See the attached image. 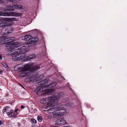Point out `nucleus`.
Here are the masks:
<instances>
[{
	"label": "nucleus",
	"instance_id": "obj_1",
	"mask_svg": "<svg viewBox=\"0 0 127 127\" xmlns=\"http://www.w3.org/2000/svg\"><path fill=\"white\" fill-rule=\"evenodd\" d=\"M49 81V79L47 78L39 83L41 85L37 87L36 89V91L37 95H39L41 94L44 95L49 94L54 91V90L53 89H47V87L52 88L55 87L57 85L56 82H53L47 86L46 85H44L48 83Z\"/></svg>",
	"mask_w": 127,
	"mask_h": 127
},
{
	"label": "nucleus",
	"instance_id": "obj_2",
	"mask_svg": "<svg viewBox=\"0 0 127 127\" xmlns=\"http://www.w3.org/2000/svg\"><path fill=\"white\" fill-rule=\"evenodd\" d=\"M34 64L33 63L27 64L24 66H21L20 64L16 65L14 67V69L16 71H20L21 72L18 74L20 77L26 76L30 74L28 71L32 67Z\"/></svg>",
	"mask_w": 127,
	"mask_h": 127
},
{
	"label": "nucleus",
	"instance_id": "obj_3",
	"mask_svg": "<svg viewBox=\"0 0 127 127\" xmlns=\"http://www.w3.org/2000/svg\"><path fill=\"white\" fill-rule=\"evenodd\" d=\"M14 55L12 57V59L14 61H17L20 59H23L24 57V55H22V50L20 49H15L13 50L12 51Z\"/></svg>",
	"mask_w": 127,
	"mask_h": 127
},
{
	"label": "nucleus",
	"instance_id": "obj_4",
	"mask_svg": "<svg viewBox=\"0 0 127 127\" xmlns=\"http://www.w3.org/2000/svg\"><path fill=\"white\" fill-rule=\"evenodd\" d=\"M56 104H54L52 109H52L51 111H54L53 112V117L56 118H58L60 117H62L60 112L57 109V106L56 105Z\"/></svg>",
	"mask_w": 127,
	"mask_h": 127
},
{
	"label": "nucleus",
	"instance_id": "obj_5",
	"mask_svg": "<svg viewBox=\"0 0 127 127\" xmlns=\"http://www.w3.org/2000/svg\"><path fill=\"white\" fill-rule=\"evenodd\" d=\"M21 13L16 12H11L8 13H0V15H3L5 16H14L19 17L21 16L22 15Z\"/></svg>",
	"mask_w": 127,
	"mask_h": 127
},
{
	"label": "nucleus",
	"instance_id": "obj_6",
	"mask_svg": "<svg viewBox=\"0 0 127 127\" xmlns=\"http://www.w3.org/2000/svg\"><path fill=\"white\" fill-rule=\"evenodd\" d=\"M18 42H16L11 44H6L5 46L7 47V48L10 50L15 49L20 45Z\"/></svg>",
	"mask_w": 127,
	"mask_h": 127
},
{
	"label": "nucleus",
	"instance_id": "obj_7",
	"mask_svg": "<svg viewBox=\"0 0 127 127\" xmlns=\"http://www.w3.org/2000/svg\"><path fill=\"white\" fill-rule=\"evenodd\" d=\"M2 21V25L5 26H8L12 25L13 24L12 21H11L9 18H2L1 19Z\"/></svg>",
	"mask_w": 127,
	"mask_h": 127
},
{
	"label": "nucleus",
	"instance_id": "obj_8",
	"mask_svg": "<svg viewBox=\"0 0 127 127\" xmlns=\"http://www.w3.org/2000/svg\"><path fill=\"white\" fill-rule=\"evenodd\" d=\"M54 104H52V102L50 101L49 103H48L47 104L46 106L43 107H42V110L44 111H47V110L51 111Z\"/></svg>",
	"mask_w": 127,
	"mask_h": 127
},
{
	"label": "nucleus",
	"instance_id": "obj_9",
	"mask_svg": "<svg viewBox=\"0 0 127 127\" xmlns=\"http://www.w3.org/2000/svg\"><path fill=\"white\" fill-rule=\"evenodd\" d=\"M63 95V93L62 92L56 95H54L52 96H51L53 101L54 104H56L57 102V100L60 97H62Z\"/></svg>",
	"mask_w": 127,
	"mask_h": 127
},
{
	"label": "nucleus",
	"instance_id": "obj_10",
	"mask_svg": "<svg viewBox=\"0 0 127 127\" xmlns=\"http://www.w3.org/2000/svg\"><path fill=\"white\" fill-rule=\"evenodd\" d=\"M66 123V121L63 119L60 118L58 119L55 122V124L57 125H63Z\"/></svg>",
	"mask_w": 127,
	"mask_h": 127
},
{
	"label": "nucleus",
	"instance_id": "obj_11",
	"mask_svg": "<svg viewBox=\"0 0 127 127\" xmlns=\"http://www.w3.org/2000/svg\"><path fill=\"white\" fill-rule=\"evenodd\" d=\"M52 102V104H54L52 97H49L48 98H46L42 99L40 101V102L41 103H45L47 102L49 103L50 101Z\"/></svg>",
	"mask_w": 127,
	"mask_h": 127
},
{
	"label": "nucleus",
	"instance_id": "obj_12",
	"mask_svg": "<svg viewBox=\"0 0 127 127\" xmlns=\"http://www.w3.org/2000/svg\"><path fill=\"white\" fill-rule=\"evenodd\" d=\"M57 108L59 111L60 112L61 116L65 115L66 113V110L63 107H58L57 106Z\"/></svg>",
	"mask_w": 127,
	"mask_h": 127
},
{
	"label": "nucleus",
	"instance_id": "obj_13",
	"mask_svg": "<svg viewBox=\"0 0 127 127\" xmlns=\"http://www.w3.org/2000/svg\"><path fill=\"white\" fill-rule=\"evenodd\" d=\"M33 37L32 36L29 35H26L25 36H22V40L26 41H28L30 39H32Z\"/></svg>",
	"mask_w": 127,
	"mask_h": 127
},
{
	"label": "nucleus",
	"instance_id": "obj_14",
	"mask_svg": "<svg viewBox=\"0 0 127 127\" xmlns=\"http://www.w3.org/2000/svg\"><path fill=\"white\" fill-rule=\"evenodd\" d=\"M11 109L8 106L5 107L3 110L2 112L3 113H6L7 114L10 111Z\"/></svg>",
	"mask_w": 127,
	"mask_h": 127
},
{
	"label": "nucleus",
	"instance_id": "obj_15",
	"mask_svg": "<svg viewBox=\"0 0 127 127\" xmlns=\"http://www.w3.org/2000/svg\"><path fill=\"white\" fill-rule=\"evenodd\" d=\"M6 42V36H2L0 37V43H4Z\"/></svg>",
	"mask_w": 127,
	"mask_h": 127
},
{
	"label": "nucleus",
	"instance_id": "obj_16",
	"mask_svg": "<svg viewBox=\"0 0 127 127\" xmlns=\"http://www.w3.org/2000/svg\"><path fill=\"white\" fill-rule=\"evenodd\" d=\"M13 6L16 9H21L24 8L23 6L19 4H15Z\"/></svg>",
	"mask_w": 127,
	"mask_h": 127
},
{
	"label": "nucleus",
	"instance_id": "obj_17",
	"mask_svg": "<svg viewBox=\"0 0 127 127\" xmlns=\"http://www.w3.org/2000/svg\"><path fill=\"white\" fill-rule=\"evenodd\" d=\"M9 117H14L16 115L15 113L12 110H11L7 114Z\"/></svg>",
	"mask_w": 127,
	"mask_h": 127
},
{
	"label": "nucleus",
	"instance_id": "obj_18",
	"mask_svg": "<svg viewBox=\"0 0 127 127\" xmlns=\"http://www.w3.org/2000/svg\"><path fill=\"white\" fill-rule=\"evenodd\" d=\"M35 54H33L27 57V59L28 60H30L33 59L35 58Z\"/></svg>",
	"mask_w": 127,
	"mask_h": 127
},
{
	"label": "nucleus",
	"instance_id": "obj_19",
	"mask_svg": "<svg viewBox=\"0 0 127 127\" xmlns=\"http://www.w3.org/2000/svg\"><path fill=\"white\" fill-rule=\"evenodd\" d=\"M6 42L8 41H9L10 42L12 41L15 39V38L14 37H8L6 36Z\"/></svg>",
	"mask_w": 127,
	"mask_h": 127
},
{
	"label": "nucleus",
	"instance_id": "obj_20",
	"mask_svg": "<svg viewBox=\"0 0 127 127\" xmlns=\"http://www.w3.org/2000/svg\"><path fill=\"white\" fill-rule=\"evenodd\" d=\"M14 7H13L11 6H9L8 8V9L6 10H6L7 11L10 10L11 11H13L14 10Z\"/></svg>",
	"mask_w": 127,
	"mask_h": 127
},
{
	"label": "nucleus",
	"instance_id": "obj_21",
	"mask_svg": "<svg viewBox=\"0 0 127 127\" xmlns=\"http://www.w3.org/2000/svg\"><path fill=\"white\" fill-rule=\"evenodd\" d=\"M34 70H37L40 67V66L38 65H35L32 67Z\"/></svg>",
	"mask_w": 127,
	"mask_h": 127
},
{
	"label": "nucleus",
	"instance_id": "obj_22",
	"mask_svg": "<svg viewBox=\"0 0 127 127\" xmlns=\"http://www.w3.org/2000/svg\"><path fill=\"white\" fill-rule=\"evenodd\" d=\"M37 119L39 122H41L42 120V117L40 116H38L37 117Z\"/></svg>",
	"mask_w": 127,
	"mask_h": 127
},
{
	"label": "nucleus",
	"instance_id": "obj_23",
	"mask_svg": "<svg viewBox=\"0 0 127 127\" xmlns=\"http://www.w3.org/2000/svg\"><path fill=\"white\" fill-rule=\"evenodd\" d=\"M2 65L5 67L7 69H8V66L5 63L3 62L2 63Z\"/></svg>",
	"mask_w": 127,
	"mask_h": 127
},
{
	"label": "nucleus",
	"instance_id": "obj_24",
	"mask_svg": "<svg viewBox=\"0 0 127 127\" xmlns=\"http://www.w3.org/2000/svg\"><path fill=\"white\" fill-rule=\"evenodd\" d=\"M26 46H27V45L23 44L22 45H21L20 47L22 49H24L27 47Z\"/></svg>",
	"mask_w": 127,
	"mask_h": 127
},
{
	"label": "nucleus",
	"instance_id": "obj_25",
	"mask_svg": "<svg viewBox=\"0 0 127 127\" xmlns=\"http://www.w3.org/2000/svg\"><path fill=\"white\" fill-rule=\"evenodd\" d=\"M32 123L33 124H35L36 123V120L34 119H32Z\"/></svg>",
	"mask_w": 127,
	"mask_h": 127
},
{
	"label": "nucleus",
	"instance_id": "obj_26",
	"mask_svg": "<svg viewBox=\"0 0 127 127\" xmlns=\"http://www.w3.org/2000/svg\"><path fill=\"white\" fill-rule=\"evenodd\" d=\"M9 18L11 21H16V19L15 18Z\"/></svg>",
	"mask_w": 127,
	"mask_h": 127
},
{
	"label": "nucleus",
	"instance_id": "obj_27",
	"mask_svg": "<svg viewBox=\"0 0 127 127\" xmlns=\"http://www.w3.org/2000/svg\"><path fill=\"white\" fill-rule=\"evenodd\" d=\"M34 41H35V42L39 40L38 38L37 37H34Z\"/></svg>",
	"mask_w": 127,
	"mask_h": 127
},
{
	"label": "nucleus",
	"instance_id": "obj_28",
	"mask_svg": "<svg viewBox=\"0 0 127 127\" xmlns=\"http://www.w3.org/2000/svg\"><path fill=\"white\" fill-rule=\"evenodd\" d=\"M2 13V12H0V13ZM2 16H3V15H2ZM1 17H0V24H1L2 23V20H1Z\"/></svg>",
	"mask_w": 127,
	"mask_h": 127
},
{
	"label": "nucleus",
	"instance_id": "obj_29",
	"mask_svg": "<svg viewBox=\"0 0 127 127\" xmlns=\"http://www.w3.org/2000/svg\"><path fill=\"white\" fill-rule=\"evenodd\" d=\"M2 56L1 55H0V60H2Z\"/></svg>",
	"mask_w": 127,
	"mask_h": 127
},
{
	"label": "nucleus",
	"instance_id": "obj_30",
	"mask_svg": "<svg viewBox=\"0 0 127 127\" xmlns=\"http://www.w3.org/2000/svg\"><path fill=\"white\" fill-rule=\"evenodd\" d=\"M21 108L22 109H23L24 108V107L23 105H21Z\"/></svg>",
	"mask_w": 127,
	"mask_h": 127
},
{
	"label": "nucleus",
	"instance_id": "obj_31",
	"mask_svg": "<svg viewBox=\"0 0 127 127\" xmlns=\"http://www.w3.org/2000/svg\"><path fill=\"white\" fill-rule=\"evenodd\" d=\"M18 111V109H15V112H16V113H18L17 112Z\"/></svg>",
	"mask_w": 127,
	"mask_h": 127
},
{
	"label": "nucleus",
	"instance_id": "obj_32",
	"mask_svg": "<svg viewBox=\"0 0 127 127\" xmlns=\"http://www.w3.org/2000/svg\"><path fill=\"white\" fill-rule=\"evenodd\" d=\"M3 72V71L1 70H0V73H1Z\"/></svg>",
	"mask_w": 127,
	"mask_h": 127
},
{
	"label": "nucleus",
	"instance_id": "obj_33",
	"mask_svg": "<svg viewBox=\"0 0 127 127\" xmlns=\"http://www.w3.org/2000/svg\"><path fill=\"white\" fill-rule=\"evenodd\" d=\"M3 123V122L0 121V125L2 124Z\"/></svg>",
	"mask_w": 127,
	"mask_h": 127
},
{
	"label": "nucleus",
	"instance_id": "obj_34",
	"mask_svg": "<svg viewBox=\"0 0 127 127\" xmlns=\"http://www.w3.org/2000/svg\"><path fill=\"white\" fill-rule=\"evenodd\" d=\"M3 2V1L2 0H0V3H2Z\"/></svg>",
	"mask_w": 127,
	"mask_h": 127
},
{
	"label": "nucleus",
	"instance_id": "obj_35",
	"mask_svg": "<svg viewBox=\"0 0 127 127\" xmlns=\"http://www.w3.org/2000/svg\"><path fill=\"white\" fill-rule=\"evenodd\" d=\"M63 127H70V126H64Z\"/></svg>",
	"mask_w": 127,
	"mask_h": 127
},
{
	"label": "nucleus",
	"instance_id": "obj_36",
	"mask_svg": "<svg viewBox=\"0 0 127 127\" xmlns=\"http://www.w3.org/2000/svg\"><path fill=\"white\" fill-rule=\"evenodd\" d=\"M21 86H22V87L23 88H24V87H23V86H22V85H21Z\"/></svg>",
	"mask_w": 127,
	"mask_h": 127
},
{
	"label": "nucleus",
	"instance_id": "obj_37",
	"mask_svg": "<svg viewBox=\"0 0 127 127\" xmlns=\"http://www.w3.org/2000/svg\"><path fill=\"white\" fill-rule=\"evenodd\" d=\"M28 77H27V78H26V79H28Z\"/></svg>",
	"mask_w": 127,
	"mask_h": 127
},
{
	"label": "nucleus",
	"instance_id": "obj_38",
	"mask_svg": "<svg viewBox=\"0 0 127 127\" xmlns=\"http://www.w3.org/2000/svg\"><path fill=\"white\" fill-rule=\"evenodd\" d=\"M26 79H25V81H26Z\"/></svg>",
	"mask_w": 127,
	"mask_h": 127
}]
</instances>
